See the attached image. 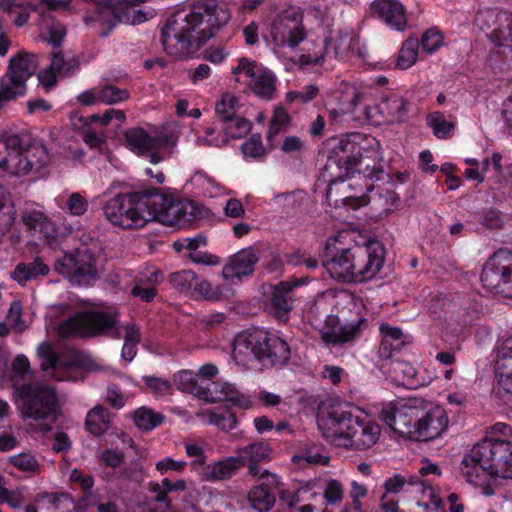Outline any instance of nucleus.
Here are the masks:
<instances>
[{"label": "nucleus", "instance_id": "41", "mask_svg": "<svg viewBox=\"0 0 512 512\" xmlns=\"http://www.w3.org/2000/svg\"><path fill=\"white\" fill-rule=\"evenodd\" d=\"M418 48L419 41L417 38L409 37L406 39L398 52L395 63L396 67L402 70L412 67L417 61Z\"/></svg>", "mask_w": 512, "mask_h": 512}, {"label": "nucleus", "instance_id": "56", "mask_svg": "<svg viewBox=\"0 0 512 512\" xmlns=\"http://www.w3.org/2000/svg\"><path fill=\"white\" fill-rule=\"evenodd\" d=\"M242 153L245 157L258 158L265 154L260 134H253L241 145Z\"/></svg>", "mask_w": 512, "mask_h": 512}, {"label": "nucleus", "instance_id": "60", "mask_svg": "<svg viewBox=\"0 0 512 512\" xmlns=\"http://www.w3.org/2000/svg\"><path fill=\"white\" fill-rule=\"evenodd\" d=\"M88 201L80 193H72L66 202V207L69 213L73 216H81L86 213L88 209Z\"/></svg>", "mask_w": 512, "mask_h": 512}, {"label": "nucleus", "instance_id": "24", "mask_svg": "<svg viewBox=\"0 0 512 512\" xmlns=\"http://www.w3.org/2000/svg\"><path fill=\"white\" fill-rule=\"evenodd\" d=\"M242 467V460L238 457H226L222 460L205 464L198 474L207 482H218L231 479Z\"/></svg>", "mask_w": 512, "mask_h": 512}, {"label": "nucleus", "instance_id": "36", "mask_svg": "<svg viewBox=\"0 0 512 512\" xmlns=\"http://www.w3.org/2000/svg\"><path fill=\"white\" fill-rule=\"evenodd\" d=\"M275 83L276 77L273 72L262 66L249 84L256 95L264 99H271L275 92Z\"/></svg>", "mask_w": 512, "mask_h": 512}, {"label": "nucleus", "instance_id": "64", "mask_svg": "<svg viewBox=\"0 0 512 512\" xmlns=\"http://www.w3.org/2000/svg\"><path fill=\"white\" fill-rule=\"evenodd\" d=\"M105 401L111 407L119 410L124 407L126 399L118 385L110 384L107 386Z\"/></svg>", "mask_w": 512, "mask_h": 512}, {"label": "nucleus", "instance_id": "52", "mask_svg": "<svg viewBox=\"0 0 512 512\" xmlns=\"http://www.w3.org/2000/svg\"><path fill=\"white\" fill-rule=\"evenodd\" d=\"M207 413L209 415V424L215 425L221 430L230 431L236 426V415L229 410H223L221 412L209 410Z\"/></svg>", "mask_w": 512, "mask_h": 512}, {"label": "nucleus", "instance_id": "10", "mask_svg": "<svg viewBox=\"0 0 512 512\" xmlns=\"http://www.w3.org/2000/svg\"><path fill=\"white\" fill-rule=\"evenodd\" d=\"M471 459L489 469V475L512 479V442L486 436L471 449Z\"/></svg>", "mask_w": 512, "mask_h": 512}, {"label": "nucleus", "instance_id": "37", "mask_svg": "<svg viewBox=\"0 0 512 512\" xmlns=\"http://www.w3.org/2000/svg\"><path fill=\"white\" fill-rule=\"evenodd\" d=\"M499 27L493 29L489 34L490 40L497 46H508L512 48V14L503 12L497 16Z\"/></svg>", "mask_w": 512, "mask_h": 512}, {"label": "nucleus", "instance_id": "51", "mask_svg": "<svg viewBox=\"0 0 512 512\" xmlns=\"http://www.w3.org/2000/svg\"><path fill=\"white\" fill-rule=\"evenodd\" d=\"M37 354L41 359L40 368L42 371H56L59 364V358L56 352L52 349L50 343H40L37 347Z\"/></svg>", "mask_w": 512, "mask_h": 512}, {"label": "nucleus", "instance_id": "55", "mask_svg": "<svg viewBox=\"0 0 512 512\" xmlns=\"http://www.w3.org/2000/svg\"><path fill=\"white\" fill-rule=\"evenodd\" d=\"M261 67L262 65L258 64L256 61L242 57L238 59V64L232 67L231 72L236 76L244 75L251 83Z\"/></svg>", "mask_w": 512, "mask_h": 512}, {"label": "nucleus", "instance_id": "30", "mask_svg": "<svg viewBox=\"0 0 512 512\" xmlns=\"http://www.w3.org/2000/svg\"><path fill=\"white\" fill-rule=\"evenodd\" d=\"M389 372L399 385L411 389L417 388L420 385L418 372L416 368L409 362L392 359Z\"/></svg>", "mask_w": 512, "mask_h": 512}, {"label": "nucleus", "instance_id": "62", "mask_svg": "<svg viewBox=\"0 0 512 512\" xmlns=\"http://www.w3.org/2000/svg\"><path fill=\"white\" fill-rule=\"evenodd\" d=\"M321 450L322 449L317 446L309 447L303 450L300 458L312 465H326L330 458L324 455Z\"/></svg>", "mask_w": 512, "mask_h": 512}, {"label": "nucleus", "instance_id": "58", "mask_svg": "<svg viewBox=\"0 0 512 512\" xmlns=\"http://www.w3.org/2000/svg\"><path fill=\"white\" fill-rule=\"evenodd\" d=\"M163 280V274L159 270H147L134 276L131 284L132 286L149 287L150 285L156 287Z\"/></svg>", "mask_w": 512, "mask_h": 512}, {"label": "nucleus", "instance_id": "29", "mask_svg": "<svg viewBox=\"0 0 512 512\" xmlns=\"http://www.w3.org/2000/svg\"><path fill=\"white\" fill-rule=\"evenodd\" d=\"M420 412L421 409L417 408L411 401L398 404L395 432L406 435L413 440V431L416 428Z\"/></svg>", "mask_w": 512, "mask_h": 512}, {"label": "nucleus", "instance_id": "39", "mask_svg": "<svg viewBox=\"0 0 512 512\" xmlns=\"http://www.w3.org/2000/svg\"><path fill=\"white\" fill-rule=\"evenodd\" d=\"M224 134L221 138H226L227 143L230 139H240L248 134L251 130V122L244 117L234 116L223 122L218 123Z\"/></svg>", "mask_w": 512, "mask_h": 512}, {"label": "nucleus", "instance_id": "11", "mask_svg": "<svg viewBox=\"0 0 512 512\" xmlns=\"http://www.w3.org/2000/svg\"><path fill=\"white\" fill-rule=\"evenodd\" d=\"M97 251L84 243L74 253H66L55 261L54 269L71 282L88 284L97 277Z\"/></svg>", "mask_w": 512, "mask_h": 512}, {"label": "nucleus", "instance_id": "40", "mask_svg": "<svg viewBox=\"0 0 512 512\" xmlns=\"http://www.w3.org/2000/svg\"><path fill=\"white\" fill-rule=\"evenodd\" d=\"M164 416L151 408L142 406L133 413V421L136 427L142 431H151L160 426Z\"/></svg>", "mask_w": 512, "mask_h": 512}, {"label": "nucleus", "instance_id": "47", "mask_svg": "<svg viewBox=\"0 0 512 512\" xmlns=\"http://www.w3.org/2000/svg\"><path fill=\"white\" fill-rule=\"evenodd\" d=\"M238 99L231 93H224L215 104L216 123L236 116Z\"/></svg>", "mask_w": 512, "mask_h": 512}, {"label": "nucleus", "instance_id": "18", "mask_svg": "<svg viewBox=\"0 0 512 512\" xmlns=\"http://www.w3.org/2000/svg\"><path fill=\"white\" fill-rule=\"evenodd\" d=\"M341 234L330 237L326 241L322 265L331 278L342 282H353L350 248H345Z\"/></svg>", "mask_w": 512, "mask_h": 512}, {"label": "nucleus", "instance_id": "35", "mask_svg": "<svg viewBox=\"0 0 512 512\" xmlns=\"http://www.w3.org/2000/svg\"><path fill=\"white\" fill-rule=\"evenodd\" d=\"M178 388L193 393L199 399L207 402V403H217L219 402V398H217L216 390L213 392L208 387L196 386L193 382L192 374L188 371H182L178 374Z\"/></svg>", "mask_w": 512, "mask_h": 512}, {"label": "nucleus", "instance_id": "33", "mask_svg": "<svg viewBox=\"0 0 512 512\" xmlns=\"http://www.w3.org/2000/svg\"><path fill=\"white\" fill-rule=\"evenodd\" d=\"M238 458L242 460V466L248 464L257 465L259 462L270 459L272 449L268 443L255 442L237 449Z\"/></svg>", "mask_w": 512, "mask_h": 512}, {"label": "nucleus", "instance_id": "9", "mask_svg": "<svg viewBox=\"0 0 512 512\" xmlns=\"http://www.w3.org/2000/svg\"><path fill=\"white\" fill-rule=\"evenodd\" d=\"M19 408L24 417L54 422L59 414L56 392L47 385L17 386Z\"/></svg>", "mask_w": 512, "mask_h": 512}, {"label": "nucleus", "instance_id": "5", "mask_svg": "<svg viewBox=\"0 0 512 512\" xmlns=\"http://www.w3.org/2000/svg\"><path fill=\"white\" fill-rule=\"evenodd\" d=\"M363 142L364 137L361 133L345 135L332 149L326 164L329 170L333 167L338 169V173L333 176L334 179L331 182L349 178L348 187L354 191L349 198H354L358 207L370 202L368 193L374 189L373 180H379L383 174L382 167L377 165H373L372 172L355 173V169L358 166L362 167L365 160L363 153L367 152V149L363 146Z\"/></svg>", "mask_w": 512, "mask_h": 512}, {"label": "nucleus", "instance_id": "3", "mask_svg": "<svg viewBox=\"0 0 512 512\" xmlns=\"http://www.w3.org/2000/svg\"><path fill=\"white\" fill-rule=\"evenodd\" d=\"M118 313L113 310H88L75 314L59 323L57 333L61 338L88 337L107 334L113 339L124 338L121 357L131 362L137 354L141 334L135 323L119 326Z\"/></svg>", "mask_w": 512, "mask_h": 512}, {"label": "nucleus", "instance_id": "13", "mask_svg": "<svg viewBox=\"0 0 512 512\" xmlns=\"http://www.w3.org/2000/svg\"><path fill=\"white\" fill-rule=\"evenodd\" d=\"M350 248L353 282L362 283L373 279L381 270L385 259V248L378 240H368Z\"/></svg>", "mask_w": 512, "mask_h": 512}, {"label": "nucleus", "instance_id": "42", "mask_svg": "<svg viewBox=\"0 0 512 512\" xmlns=\"http://www.w3.org/2000/svg\"><path fill=\"white\" fill-rule=\"evenodd\" d=\"M426 123L432 129L434 136L438 139L451 138L455 129V125L447 121L444 114L439 111L430 113L427 116Z\"/></svg>", "mask_w": 512, "mask_h": 512}, {"label": "nucleus", "instance_id": "53", "mask_svg": "<svg viewBox=\"0 0 512 512\" xmlns=\"http://www.w3.org/2000/svg\"><path fill=\"white\" fill-rule=\"evenodd\" d=\"M25 488L17 487L14 489H9L2 486L1 490V499L2 504H7L12 509H21L24 508L25 502Z\"/></svg>", "mask_w": 512, "mask_h": 512}, {"label": "nucleus", "instance_id": "49", "mask_svg": "<svg viewBox=\"0 0 512 512\" xmlns=\"http://www.w3.org/2000/svg\"><path fill=\"white\" fill-rule=\"evenodd\" d=\"M129 97L130 93L127 89H121L115 85L107 84L98 87V98H100V103L113 105L126 101Z\"/></svg>", "mask_w": 512, "mask_h": 512}, {"label": "nucleus", "instance_id": "14", "mask_svg": "<svg viewBox=\"0 0 512 512\" xmlns=\"http://www.w3.org/2000/svg\"><path fill=\"white\" fill-rule=\"evenodd\" d=\"M38 68L37 56L33 53L21 51L9 61L8 82L2 84V103L11 101L26 93V81Z\"/></svg>", "mask_w": 512, "mask_h": 512}, {"label": "nucleus", "instance_id": "23", "mask_svg": "<svg viewBox=\"0 0 512 512\" xmlns=\"http://www.w3.org/2000/svg\"><path fill=\"white\" fill-rule=\"evenodd\" d=\"M371 10L388 26L403 31L407 27L406 10L398 0H375Z\"/></svg>", "mask_w": 512, "mask_h": 512}, {"label": "nucleus", "instance_id": "4", "mask_svg": "<svg viewBox=\"0 0 512 512\" xmlns=\"http://www.w3.org/2000/svg\"><path fill=\"white\" fill-rule=\"evenodd\" d=\"M322 435L333 443L365 450L379 440L380 426L358 407L323 409L317 415Z\"/></svg>", "mask_w": 512, "mask_h": 512}, {"label": "nucleus", "instance_id": "2", "mask_svg": "<svg viewBox=\"0 0 512 512\" xmlns=\"http://www.w3.org/2000/svg\"><path fill=\"white\" fill-rule=\"evenodd\" d=\"M225 5L197 1L189 9L176 11L161 29L160 42L167 54L186 58L215 36L230 20Z\"/></svg>", "mask_w": 512, "mask_h": 512}, {"label": "nucleus", "instance_id": "1", "mask_svg": "<svg viewBox=\"0 0 512 512\" xmlns=\"http://www.w3.org/2000/svg\"><path fill=\"white\" fill-rule=\"evenodd\" d=\"M119 188L103 205L105 218L123 229H140L147 223L158 221L167 226L183 225L195 218L189 202L175 201L155 187L129 189L126 182L113 181L111 189Z\"/></svg>", "mask_w": 512, "mask_h": 512}, {"label": "nucleus", "instance_id": "32", "mask_svg": "<svg viewBox=\"0 0 512 512\" xmlns=\"http://www.w3.org/2000/svg\"><path fill=\"white\" fill-rule=\"evenodd\" d=\"M109 410L103 405H96L86 416L85 427L94 436H102L110 428Z\"/></svg>", "mask_w": 512, "mask_h": 512}, {"label": "nucleus", "instance_id": "6", "mask_svg": "<svg viewBox=\"0 0 512 512\" xmlns=\"http://www.w3.org/2000/svg\"><path fill=\"white\" fill-rule=\"evenodd\" d=\"M232 355L240 365L257 360L266 368L282 367L291 358V348L278 331H243L235 337Z\"/></svg>", "mask_w": 512, "mask_h": 512}, {"label": "nucleus", "instance_id": "16", "mask_svg": "<svg viewBox=\"0 0 512 512\" xmlns=\"http://www.w3.org/2000/svg\"><path fill=\"white\" fill-rule=\"evenodd\" d=\"M124 137L132 151L141 155L149 152V161L152 164H158L163 160L158 149L173 147L176 144L174 134L166 129L149 134L142 128H131L124 133Z\"/></svg>", "mask_w": 512, "mask_h": 512}, {"label": "nucleus", "instance_id": "61", "mask_svg": "<svg viewBox=\"0 0 512 512\" xmlns=\"http://www.w3.org/2000/svg\"><path fill=\"white\" fill-rule=\"evenodd\" d=\"M143 381L145 382L146 386L158 396L166 395L172 389L171 383L163 378L155 376H143Z\"/></svg>", "mask_w": 512, "mask_h": 512}, {"label": "nucleus", "instance_id": "50", "mask_svg": "<svg viewBox=\"0 0 512 512\" xmlns=\"http://www.w3.org/2000/svg\"><path fill=\"white\" fill-rule=\"evenodd\" d=\"M2 11L8 14L17 27H22L28 22L29 13L27 9L16 0H2Z\"/></svg>", "mask_w": 512, "mask_h": 512}, {"label": "nucleus", "instance_id": "22", "mask_svg": "<svg viewBox=\"0 0 512 512\" xmlns=\"http://www.w3.org/2000/svg\"><path fill=\"white\" fill-rule=\"evenodd\" d=\"M31 235L37 237L43 244L56 246L59 244V233L55 224L42 212L32 211L22 217Z\"/></svg>", "mask_w": 512, "mask_h": 512}, {"label": "nucleus", "instance_id": "38", "mask_svg": "<svg viewBox=\"0 0 512 512\" xmlns=\"http://www.w3.org/2000/svg\"><path fill=\"white\" fill-rule=\"evenodd\" d=\"M461 472L466 480L475 486H482L489 475V469L485 468L482 462L473 461L471 453L462 460Z\"/></svg>", "mask_w": 512, "mask_h": 512}, {"label": "nucleus", "instance_id": "17", "mask_svg": "<svg viewBox=\"0 0 512 512\" xmlns=\"http://www.w3.org/2000/svg\"><path fill=\"white\" fill-rule=\"evenodd\" d=\"M248 475L257 477L261 481L248 493L247 498L251 508L257 512L270 511L276 502L275 493L279 490V477L258 465H250Z\"/></svg>", "mask_w": 512, "mask_h": 512}, {"label": "nucleus", "instance_id": "43", "mask_svg": "<svg viewBox=\"0 0 512 512\" xmlns=\"http://www.w3.org/2000/svg\"><path fill=\"white\" fill-rule=\"evenodd\" d=\"M26 328L22 320V304L20 301H13L10 305L5 321L2 322V337L6 336L11 330L22 332Z\"/></svg>", "mask_w": 512, "mask_h": 512}, {"label": "nucleus", "instance_id": "54", "mask_svg": "<svg viewBox=\"0 0 512 512\" xmlns=\"http://www.w3.org/2000/svg\"><path fill=\"white\" fill-rule=\"evenodd\" d=\"M220 293L217 287H213L206 279L197 276V281L191 295L205 300H217Z\"/></svg>", "mask_w": 512, "mask_h": 512}, {"label": "nucleus", "instance_id": "57", "mask_svg": "<svg viewBox=\"0 0 512 512\" xmlns=\"http://www.w3.org/2000/svg\"><path fill=\"white\" fill-rule=\"evenodd\" d=\"M443 43V36L440 31L430 28L425 31L421 38V46L425 52L433 53L437 51Z\"/></svg>", "mask_w": 512, "mask_h": 512}, {"label": "nucleus", "instance_id": "63", "mask_svg": "<svg viewBox=\"0 0 512 512\" xmlns=\"http://www.w3.org/2000/svg\"><path fill=\"white\" fill-rule=\"evenodd\" d=\"M319 93V89L315 85H306L302 90L297 92H289L287 99L289 101H298L299 103H308L312 101Z\"/></svg>", "mask_w": 512, "mask_h": 512}, {"label": "nucleus", "instance_id": "59", "mask_svg": "<svg viewBox=\"0 0 512 512\" xmlns=\"http://www.w3.org/2000/svg\"><path fill=\"white\" fill-rule=\"evenodd\" d=\"M185 451L187 456L193 458L191 466L199 474L206 464V455L203 448L196 443H187L185 444Z\"/></svg>", "mask_w": 512, "mask_h": 512}, {"label": "nucleus", "instance_id": "19", "mask_svg": "<svg viewBox=\"0 0 512 512\" xmlns=\"http://www.w3.org/2000/svg\"><path fill=\"white\" fill-rule=\"evenodd\" d=\"M409 111V101L397 93L384 95L374 105L364 107L366 118L375 124L404 122Z\"/></svg>", "mask_w": 512, "mask_h": 512}, {"label": "nucleus", "instance_id": "26", "mask_svg": "<svg viewBox=\"0 0 512 512\" xmlns=\"http://www.w3.org/2000/svg\"><path fill=\"white\" fill-rule=\"evenodd\" d=\"M298 282L284 281L274 286L270 304L274 315L279 320H287L288 314L292 309V296L293 289L299 286Z\"/></svg>", "mask_w": 512, "mask_h": 512}, {"label": "nucleus", "instance_id": "21", "mask_svg": "<svg viewBox=\"0 0 512 512\" xmlns=\"http://www.w3.org/2000/svg\"><path fill=\"white\" fill-rule=\"evenodd\" d=\"M258 261L259 252L256 249L253 247L242 249L223 267L222 275L231 283H235V280L242 281L243 278L253 274Z\"/></svg>", "mask_w": 512, "mask_h": 512}, {"label": "nucleus", "instance_id": "44", "mask_svg": "<svg viewBox=\"0 0 512 512\" xmlns=\"http://www.w3.org/2000/svg\"><path fill=\"white\" fill-rule=\"evenodd\" d=\"M7 463L17 470L27 474H37L40 470V463L31 452H21L8 457Z\"/></svg>", "mask_w": 512, "mask_h": 512}, {"label": "nucleus", "instance_id": "48", "mask_svg": "<svg viewBox=\"0 0 512 512\" xmlns=\"http://www.w3.org/2000/svg\"><path fill=\"white\" fill-rule=\"evenodd\" d=\"M197 276L192 270H182L172 273L169 276V281L177 291L192 294Z\"/></svg>", "mask_w": 512, "mask_h": 512}, {"label": "nucleus", "instance_id": "7", "mask_svg": "<svg viewBox=\"0 0 512 512\" xmlns=\"http://www.w3.org/2000/svg\"><path fill=\"white\" fill-rule=\"evenodd\" d=\"M6 155L2 158V178L20 179L29 173H37L50 162L47 148L27 135L2 134Z\"/></svg>", "mask_w": 512, "mask_h": 512}, {"label": "nucleus", "instance_id": "28", "mask_svg": "<svg viewBox=\"0 0 512 512\" xmlns=\"http://www.w3.org/2000/svg\"><path fill=\"white\" fill-rule=\"evenodd\" d=\"M386 495L397 494L401 491H409V488L417 487L422 493L426 489L431 490L430 485L417 475L395 473L388 477L383 484Z\"/></svg>", "mask_w": 512, "mask_h": 512}, {"label": "nucleus", "instance_id": "45", "mask_svg": "<svg viewBox=\"0 0 512 512\" xmlns=\"http://www.w3.org/2000/svg\"><path fill=\"white\" fill-rule=\"evenodd\" d=\"M49 68L61 76H72L79 68V63L75 58L65 59L61 50L54 51L51 55Z\"/></svg>", "mask_w": 512, "mask_h": 512}, {"label": "nucleus", "instance_id": "8", "mask_svg": "<svg viewBox=\"0 0 512 512\" xmlns=\"http://www.w3.org/2000/svg\"><path fill=\"white\" fill-rule=\"evenodd\" d=\"M147 15L121 0H99L92 3L86 12L84 21L87 25L99 24L106 27L99 31L101 37H107L119 23L136 25L147 20Z\"/></svg>", "mask_w": 512, "mask_h": 512}, {"label": "nucleus", "instance_id": "31", "mask_svg": "<svg viewBox=\"0 0 512 512\" xmlns=\"http://www.w3.org/2000/svg\"><path fill=\"white\" fill-rule=\"evenodd\" d=\"M349 51V43L347 39L340 33L324 40V52L319 56L312 57L308 55V62L318 65L321 64L326 57L340 59Z\"/></svg>", "mask_w": 512, "mask_h": 512}, {"label": "nucleus", "instance_id": "20", "mask_svg": "<svg viewBox=\"0 0 512 512\" xmlns=\"http://www.w3.org/2000/svg\"><path fill=\"white\" fill-rule=\"evenodd\" d=\"M448 426V417L446 411L435 406L427 411L421 410L416 428L413 431V440L415 441H431L440 437Z\"/></svg>", "mask_w": 512, "mask_h": 512}, {"label": "nucleus", "instance_id": "12", "mask_svg": "<svg viewBox=\"0 0 512 512\" xmlns=\"http://www.w3.org/2000/svg\"><path fill=\"white\" fill-rule=\"evenodd\" d=\"M481 282L490 292L512 298V249L502 247L489 256Z\"/></svg>", "mask_w": 512, "mask_h": 512}, {"label": "nucleus", "instance_id": "25", "mask_svg": "<svg viewBox=\"0 0 512 512\" xmlns=\"http://www.w3.org/2000/svg\"><path fill=\"white\" fill-rule=\"evenodd\" d=\"M381 342L378 349V356L382 360H392L395 353L399 352L407 341L400 328L389 324H381L379 327Z\"/></svg>", "mask_w": 512, "mask_h": 512}, {"label": "nucleus", "instance_id": "15", "mask_svg": "<svg viewBox=\"0 0 512 512\" xmlns=\"http://www.w3.org/2000/svg\"><path fill=\"white\" fill-rule=\"evenodd\" d=\"M303 12L291 9L278 15L271 24L270 37L278 48L295 49L306 38Z\"/></svg>", "mask_w": 512, "mask_h": 512}, {"label": "nucleus", "instance_id": "27", "mask_svg": "<svg viewBox=\"0 0 512 512\" xmlns=\"http://www.w3.org/2000/svg\"><path fill=\"white\" fill-rule=\"evenodd\" d=\"M367 320L365 318H359L357 320L347 322L341 325L337 330L332 329L322 333V340L329 345H341L357 339L364 326H366Z\"/></svg>", "mask_w": 512, "mask_h": 512}, {"label": "nucleus", "instance_id": "46", "mask_svg": "<svg viewBox=\"0 0 512 512\" xmlns=\"http://www.w3.org/2000/svg\"><path fill=\"white\" fill-rule=\"evenodd\" d=\"M214 386L216 388V394L217 398H219V402L228 401L239 407H245L248 405L247 397L240 393L235 385L230 383H216Z\"/></svg>", "mask_w": 512, "mask_h": 512}, {"label": "nucleus", "instance_id": "34", "mask_svg": "<svg viewBox=\"0 0 512 512\" xmlns=\"http://www.w3.org/2000/svg\"><path fill=\"white\" fill-rule=\"evenodd\" d=\"M49 273V267L40 259L36 258L32 263H19L11 277L19 284L36 279L38 276H45Z\"/></svg>", "mask_w": 512, "mask_h": 512}]
</instances>
